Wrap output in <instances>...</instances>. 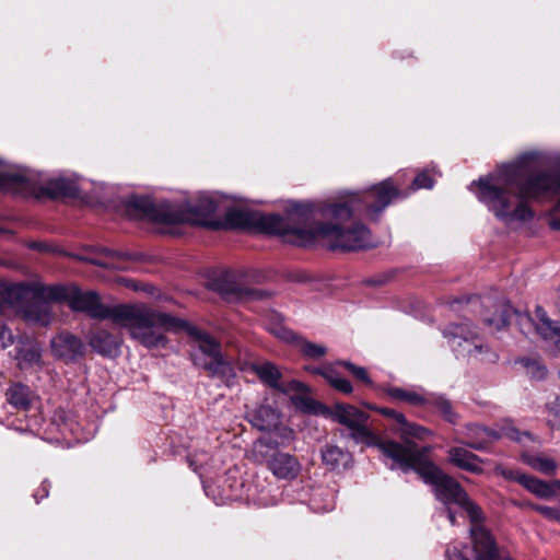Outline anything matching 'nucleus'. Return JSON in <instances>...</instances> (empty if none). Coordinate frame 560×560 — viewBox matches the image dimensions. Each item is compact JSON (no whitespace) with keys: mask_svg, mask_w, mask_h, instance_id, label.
Wrapping results in <instances>:
<instances>
[{"mask_svg":"<svg viewBox=\"0 0 560 560\" xmlns=\"http://www.w3.org/2000/svg\"><path fill=\"white\" fill-rule=\"evenodd\" d=\"M535 152H527L520 155L518 160L501 166L498 175L481 176L468 186L469 190L476 194L477 199L483 203L493 215L505 224L513 222H526L534 217L533 210L527 205V199L538 198L549 194L560 196L557 185L551 184L550 189L539 194L532 195L527 192L529 183L536 177H529L520 186V191L515 195L512 190V184L516 177L532 171V162L536 159ZM560 200L557 202L549 220V226L555 231H560Z\"/></svg>","mask_w":560,"mask_h":560,"instance_id":"nucleus-1","label":"nucleus"},{"mask_svg":"<svg viewBox=\"0 0 560 560\" xmlns=\"http://www.w3.org/2000/svg\"><path fill=\"white\" fill-rule=\"evenodd\" d=\"M314 215V203L294 202L287 210V217L265 214L259 211L230 208L223 220L225 229L250 230L266 234L295 235L304 237L308 234L310 220Z\"/></svg>","mask_w":560,"mask_h":560,"instance_id":"nucleus-2","label":"nucleus"},{"mask_svg":"<svg viewBox=\"0 0 560 560\" xmlns=\"http://www.w3.org/2000/svg\"><path fill=\"white\" fill-rule=\"evenodd\" d=\"M113 323L127 329L130 338L147 349L165 348L166 332L180 331L186 326V320L142 303L119 304Z\"/></svg>","mask_w":560,"mask_h":560,"instance_id":"nucleus-3","label":"nucleus"},{"mask_svg":"<svg viewBox=\"0 0 560 560\" xmlns=\"http://www.w3.org/2000/svg\"><path fill=\"white\" fill-rule=\"evenodd\" d=\"M127 207L139 217L158 223L174 224L195 220L198 223L208 224V219L220 208V196L202 194L192 205L190 202H154L150 197L133 195L128 198Z\"/></svg>","mask_w":560,"mask_h":560,"instance_id":"nucleus-4","label":"nucleus"},{"mask_svg":"<svg viewBox=\"0 0 560 560\" xmlns=\"http://www.w3.org/2000/svg\"><path fill=\"white\" fill-rule=\"evenodd\" d=\"M0 190L24 198H58L75 197L79 186L74 179L63 176L45 178L40 173L0 160Z\"/></svg>","mask_w":560,"mask_h":560,"instance_id":"nucleus-5","label":"nucleus"},{"mask_svg":"<svg viewBox=\"0 0 560 560\" xmlns=\"http://www.w3.org/2000/svg\"><path fill=\"white\" fill-rule=\"evenodd\" d=\"M407 197L393 178H386L374 185L372 188L361 192H351L347 202L314 206V213L319 212L323 217L336 221H347L354 213H366L371 219L376 220L383 210L395 199Z\"/></svg>","mask_w":560,"mask_h":560,"instance_id":"nucleus-6","label":"nucleus"},{"mask_svg":"<svg viewBox=\"0 0 560 560\" xmlns=\"http://www.w3.org/2000/svg\"><path fill=\"white\" fill-rule=\"evenodd\" d=\"M418 475L432 488L435 498L443 503V512L446 513L452 525L456 524V512L453 510V506H457L467 513L472 523L471 526L481 525L483 513L480 506L470 500L458 481L443 472L432 462L419 466Z\"/></svg>","mask_w":560,"mask_h":560,"instance_id":"nucleus-7","label":"nucleus"},{"mask_svg":"<svg viewBox=\"0 0 560 560\" xmlns=\"http://www.w3.org/2000/svg\"><path fill=\"white\" fill-rule=\"evenodd\" d=\"M182 330L187 331L196 343V350L192 352L194 364L207 371L210 377L219 378L229 387L233 386L236 373L231 361L222 353L220 342L187 322Z\"/></svg>","mask_w":560,"mask_h":560,"instance_id":"nucleus-8","label":"nucleus"},{"mask_svg":"<svg viewBox=\"0 0 560 560\" xmlns=\"http://www.w3.org/2000/svg\"><path fill=\"white\" fill-rule=\"evenodd\" d=\"M493 307L495 313L492 316H483V323L489 328L500 330L508 326L512 313H515L511 304L505 301H498ZM537 322H535L529 314L517 313V324L521 331L528 336L535 331L546 341H552L557 349L560 351V327L557 322L548 317L547 312L541 306H536L535 310Z\"/></svg>","mask_w":560,"mask_h":560,"instance_id":"nucleus-9","label":"nucleus"},{"mask_svg":"<svg viewBox=\"0 0 560 560\" xmlns=\"http://www.w3.org/2000/svg\"><path fill=\"white\" fill-rule=\"evenodd\" d=\"M40 294L51 300L66 302L74 312H81L94 319H110L114 322L119 304H103L95 291H82L75 285L55 284L42 288Z\"/></svg>","mask_w":560,"mask_h":560,"instance_id":"nucleus-10","label":"nucleus"},{"mask_svg":"<svg viewBox=\"0 0 560 560\" xmlns=\"http://www.w3.org/2000/svg\"><path fill=\"white\" fill-rule=\"evenodd\" d=\"M254 454L258 462L279 480H294L302 471V464L293 454L278 450V441L271 436L259 438L254 443Z\"/></svg>","mask_w":560,"mask_h":560,"instance_id":"nucleus-11","label":"nucleus"},{"mask_svg":"<svg viewBox=\"0 0 560 560\" xmlns=\"http://www.w3.org/2000/svg\"><path fill=\"white\" fill-rule=\"evenodd\" d=\"M326 415L335 422L343 425L348 433L341 432L357 444L373 447L378 443V435L369 427V413L353 405L338 402L330 409H325Z\"/></svg>","mask_w":560,"mask_h":560,"instance_id":"nucleus-12","label":"nucleus"},{"mask_svg":"<svg viewBox=\"0 0 560 560\" xmlns=\"http://www.w3.org/2000/svg\"><path fill=\"white\" fill-rule=\"evenodd\" d=\"M93 434V429L79 422L72 411L59 408L45 428L44 440L70 447L75 443L88 442Z\"/></svg>","mask_w":560,"mask_h":560,"instance_id":"nucleus-13","label":"nucleus"},{"mask_svg":"<svg viewBox=\"0 0 560 560\" xmlns=\"http://www.w3.org/2000/svg\"><path fill=\"white\" fill-rule=\"evenodd\" d=\"M314 232L329 240L330 249L359 250L375 246L371 231L361 223L348 230L341 229L338 224H318Z\"/></svg>","mask_w":560,"mask_h":560,"instance_id":"nucleus-14","label":"nucleus"},{"mask_svg":"<svg viewBox=\"0 0 560 560\" xmlns=\"http://www.w3.org/2000/svg\"><path fill=\"white\" fill-rule=\"evenodd\" d=\"M373 447L381 451L383 462L392 470L399 469L404 472L413 470L418 474L419 466L430 463L422 457L417 445L410 441L404 443L382 441L378 436V443Z\"/></svg>","mask_w":560,"mask_h":560,"instance_id":"nucleus-15","label":"nucleus"},{"mask_svg":"<svg viewBox=\"0 0 560 560\" xmlns=\"http://www.w3.org/2000/svg\"><path fill=\"white\" fill-rule=\"evenodd\" d=\"M465 435L467 438L465 445L476 451L488 450L494 441H498L503 436L517 443L535 441V438L529 432H521L516 429L511 420H504L500 431L480 424L470 423L466 425Z\"/></svg>","mask_w":560,"mask_h":560,"instance_id":"nucleus-16","label":"nucleus"},{"mask_svg":"<svg viewBox=\"0 0 560 560\" xmlns=\"http://www.w3.org/2000/svg\"><path fill=\"white\" fill-rule=\"evenodd\" d=\"M444 338L457 357L475 355L482 351L483 345L477 343V334L470 323L451 324L442 331Z\"/></svg>","mask_w":560,"mask_h":560,"instance_id":"nucleus-17","label":"nucleus"},{"mask_svg":"<svg viewBox=\"0 0 560 560\" xmlns=\"http://www.w3.org/2000/svg\"><path fill=\"white\" fill-rule=\"evenodd\" d=\"M50 285L43 284H30V291L27 298H32V301L27 303L22 311L23 318L31 324H38L47 326L52 319L51 302H60V300H51L40 294L42 288H49Z\"/></svg>","mask_w":560,"mask_h":560,"instance_id":"nucleus-18","label":"nucleus"},{"mask_svg":"<svg viewBox=\"0 0 560 560\" xmlns=\"http://www.w3.org/2000/svg\"><path fill=\"white\" fill-rule=\"evenodd\" d=\"M54 355L67 362H73L83 357L85 346L80 338L69 332H60L50 341Z\"/></svg>","mask_w":560,"mask_h":560,"instance_id":"nucleus-19","label":"nucleus"},{"mask_svg":"<svg viewBox=\"0 0 560 560\" xmlns=\"http://www.w3.org/2000/svg\"><path fill=\"white\" fill-rule=\"evenodd\" d=\"M243 487L242 480L226 477L222 486H206L205 491L212 495L217 505H223L243 499Z\"/></svg>","mask_w":560,"mask_h":560,"instance_id":"nucleus-20","label":"nucleus"},{"mask_svg":"<svg viewBox=\"0 0 560 560\" xmlns=\"http://www.w3.org/2000/svg\"><path fill=\"white\" fill-rule=\"evenodd\" d=\"M323 465L331 471H342L353 465L352 454L336 444H327L320 451Z\"/></svg>","mask_w":560,"mask_h":560,"instance_id":"nucleus-21","label":"nucleus"},{"mask_svg":"<svg viewBox=\"0 0 560 560\" xmlns=\"http://www.w3.org/2000/svg\"><path fill=\"white\" fill-rule=\"evenodd\" d=\"M121 338L106 330L93 332L89 339V345L98 354L107 358H116L120 354Z\"/></svg>","mask_w":560,"mask_h":560,"instance_id":"nucleus-22","label":"nucleus"},{"mask_svg":"<svg viewBox=\"0 0 560 560\" xmlns=\"http://www.w3.org/2000/svg\"><path fill=\"white\" fill-rule=\"evenodd\" d=\"M280 412L269 405H260L247 412V419L259 431H271L280 420Z\"/></svg>","mask_w":560,"mask_h":560,"instance_id":"nucleus-23","label":"nucleus"},{"mask_svg":"<svg viewBox=\"0 0 560 560\" xmlns=\"http://www.w3.org/2000/svg\"><path fill=\"white\" fill-rule=\"evenodd\" d=\"M28 283L7 284L0 282V313L9 307H18L26 299L30 291Z\"/></svg>","mask_w":560,"mask_h":560,"instance_id":"nucleus-24","label":"nucleus"},{"mask_svg":"<svg viewBox=\"0 0 560 560\" xmlns=\"http://www.w3.org/2000/svg\"><path fill=\"white\" fill-rule=\"evenodd\" d=\"M448 459L459 469L472 474H481L483 471L481 466L482 459L465 447H451L448 450Z\"/></svg>","mask_w":560,"mask_h":560,"instance_id":"nucleus-25","label":"nucleus"},{"mask_svg":"<svg viewBox=\"0 0 560 560\" xmlns=\"http://www.w3.org/2000/svg\"><path fill=\"white\" fill-rule=\"evenodd\" d=\"M279 390L284 394L294 393V394L300 395L301 396L299 399L300 406L304 411H306L308 413L316 415L319 412H324V410H325V406L323 404H320L307 396L308 387L300 381L292 380V381L288 382L284 386L281 385V389H279Z\"/></svg>","mask_w":560,"mask_h":560,"instance_id":"nucleus-26","label":"nucleus"},{"mask_svg":"<svg viewBox=\"0 0 560 560\" xmlns=\"http://www.w3.org/2000/svg\"><path fill=\"white\" fill-rule=\"evenodd\" d=\"M515 480L539 499H551L555 497L552 481H544L535 476L526 474L517 475Z\"/></svg>","mask_w":560,"mask_h":560,"instance_id":"nucleus-27","label":"nucleus"},{"mask_svg":"<svg viewBox=\"0 0 560 560\" xmlns=\"http://www.w3.org/2000/svg\"><path fill=\"white\" fill-rule=\"evenodd\" d=\"M521 459L524 464L529 466L532 469L546 475V476H555L558 470V464L552 458L542 453L532 454L524 452L521 455Z\"/></svg>","mask_w":560,"mask_h":560,"instance_id":"nucleus-28","label":"nucleus"},{"mask_svg":"<svg viewBox=\"0 0 560 560\" xmlns=\"http://www.w3.org/2000/svg\"><path fill=\"white\" fill-rule=\"evenodd\" d=\"M424 407H433L441 413L443 419L451 424H456L459 420V416L453 409V405L450 399L444 395L436 393H428L427 402Z\"/></svg>","mask_w":560,"mask_h":560,"instance_id":"nucleus-29","label":"nucleus"},{"mask_svg":"<svg viewBox=\"0 0 560 560\" xmlns=\"http://www.w3.org/2000/svg\"><path fill=\"white\" fill-rule=\"evenodd\" d=\"M16 360L21 370L35 369L40 370L43 365L42 349L33 343L18 349Z\"/></svg>","mask_w":560,"mask_h":560,"instance_id":"nucleus-30","label":"nucleus"},{"mask_svg":"<svg viewBox=\"0 0 560 560\" xmlns=\"http://www.w3.org/2000/svg\"><path fill=\"white\" fill-rule=\"evenodd\" d=\"M250 369L256 373L259 380L273 389H281V372L278 366L269 361L262 363H253Z\"/></svg>","mask_w":560,"mask_h":560,"instance_id":"nucleus-31","label":"nucleus"},{"mask_svg":"<svg viewBox=\"0 0 560 560\" xmlns=\"http://www.w3.org/2000/svg\"><path fill=\"white\" fill-rule=\"evenodd\" d=\"M385 393L394 400L405 401L416 407H424L428 397V393L400 387H388Z\"/></svg>","mask_w":560,"mask_h":560,"instance_id":"nucleus-32","label":"nucleus"},{"mask_svg":"<svg viewBox=\"0 0 560 560\" xmlns=\"http://www.w3.org/2000/svg\"><path fill=\"white\" fill-rule=\"evenodd\" d=\"M8 402L14 408L26 410L31 406L32 392L28 386L15 383L12 384L7 393Z\"/></svg>","mask_w":560,"mask_h":560,"instance_id":"nucleus-33","label":"nucleus"},{"mask_svg":"<svg viewBox=\"0 0 560 560\" xmlns=\"http://www.w3.org/2000/svg\"><path fill=\"white\" fill-rule=\"evenodd\" d=\"M557 185V190L560 192V174H540L536 175V177L529 183L527 187V192L532 195H539L548 189H550V185ZM560 206V202H559Z\"/></svg>","mask_w":560,"mask_h":560,"instance_id":"nucleus-34","label":"nucleus"},{"mask_svg":"<svg viewBox=\"0 0 560 560\" xmlns=\"http://www.w3.org/2000/svg\"><path fill=\"white\" fill-rule=\"evenodd\" d=\"M335 495L330 490H318L311 499V509L317 513H325L334 510Z\"/></svg>","mask_w":560,"mask_h":560,"instance_id":"nucleus-35","label":"nucleus"},{"mask_svg":"<svg viewBox=\"0 0 560 560\" xmlns=\"http://www.w3.org/2000/svg\"><path fill=\"white\" fill-rule=\"evenodd\" d=\"M433 175L441 176V174L438 171H435L434 168H432L431 171L423 170V171L419 172L415 176L410 187L408 188V191L406 192L407 196L410 192L417 191L419 189H431L434 186Z\"/></svg>","mask_w":560,"mask_h":560,"instance_id":"nucleus-36","label":"nucleus"},{"mask_svg":"<svg viewBox=\"0 0 560 560\" xmlns=\"http://www.w3.org/2000/svg\"><path fill=\"white\" fill-rule=\"evenodd\" d=\"M398 431L405 441H409L408 438L424 439L427 435H431V431L422 425L411 423L406 419V423H402Z\"/></svg>","mask_w":560,"mask_h":560,"instance_id":"nucleus-37","label":"nucleus"},{"mask_svg":"<svg viewBox=\"0 0 560 560\" xmlns=\"http://www.w3.org/2000/svg\"><path fill=\"white\" fill-rule=\"evenodd\" d=\"M271 433V438L276 441H278V448L280 446H287L295 439V433L293 429L282 425L280 421L278 424L275 425V428L269 431Z\"/></svg>","mask_w":560,"mask_h":560,"instance_id":"nucleus-38","label":"nucleus"},{"mask_svg":"<svg viewBox=\"0 0 560 560\" xmlns=\"http://www.w3.org/2000/svg\"><path fill=\"white\" fill-rule=\"evenodd\" d=\"M547 422L553 430H560V397L546 405Z\"/></svg>","mask_w":560,"mask_h":560,"instance_id":"nucleus-39","label":"nucleus"},{"mask_svg":"<svg viewBox=\"0 0 560 560\" xmlns=\"http://www.w3.org/2000/svg\"><path fill=\"white\" fill-rule=\"evenodd\" d=\"M525 506L540 513L546 520L560 523V505L547 506L535 503H524Z\"/></svg>","mask_w":560,"mask_h":560,"instance_id":"nucleus-40","label":"nucleus"},{"mask_svg":"<svg viewBox=\"0 0 560 560\" xmlns=\"http://www.w3.org/2000/svg\"><path fill=\"white\" fill-rule=\"evenodd\" d=\"M336 364L345 366L355 378L360 380L364 384H366L369 386L373 385V382H372L371 377L369 376L365 368L358 366V365L353 364L352 362L346 361V360L338 361Z\"/></svg>","mask_w":560,"mask_h":560,"instance_id":"nucleus-41","label":"nucleus"},{"mask_svg":"<svg viewBox=\"0 0 560 560\" xmlns=\"http://www.w3.org/2000/svg\"><path fill=\"white\" fill-rule=\"evenodd\" d=\"M301 351L303 355L308 359H318L325 355L326 348L322 345L313 343L310 341H303L301 343Z\"/></svg>","mask_w":560,"mask_h":560,"instance_id":"nucleus-42","label":"nucleus"},{"mask_svg":"<svg viewBox=\"0 0 560 560\" xmlns=\"http://www.w3.org/2000/svg\"><path fill=\"white\" fill-rule=\"evenodd\" d=\"M268 330L282 341L294 342L296 340L295 334L292 330L284 327L282 324L269 326Z\"/></svg>","mask_w":560,"mask_h":560,"instance_id":"nucleus-43","label":"nucleus"},{"mask_svg":"<svg viewBox=\"0 0 560 560\" xmlns=\"http://www.w3.org/2000/svg\"><path fill=\"white\" fill-rule=\"evenodd\" d=\"M369 408L377 411L378 413H381L387 418L394 419L399 424V427L402 423H406L405 415L395 409L386 408V407H373V406H369Z\"/></svg>","mask_w":560,"mask_h":560,"instance_id":"nucleus-44","label":"nucleus"},{"mask_svg":"<svg viewBox=\"0 0 560 560\" xmlns=\"http://www.w3.org/2000/svg\"><path fill=\"white\" fill-rule=\"evenodd\" d=\"M97 252L112 260H130L133 258L132 254L128 252H118L108 247H100Z\"/></svg>","mask_w":560,"mask_h":560,"instance_id":"nucleus-45","label":"nucleus"},{"mask_svg":"<svg viewBox=\"0 0 560 560\" xmlns=\"http://www.w3.org/2000/svg\"><path fill=\"white\" fill-rule=\"evenodd\" d=\"M522 363L524 364L525 368H527L530 371L533 377L538 380L545 377L547 373L546 368L539 365L538 362H536L535 360L523 359Z\"/></svg>","mask_w":560,"mask_h":560,"instance_id":"nucleus-46","label":"nucleus"},{"mask_svg":"<svg viewBox=\"0 0 560 560\" xmlns=\"http://www.w3.org/2000/svg\"><path fill=\"white\" fill-rule=\"evenodd\" d=\"M464 549L466 547L459 545L448 546L445 556L447 560H469V558L464 553Z\"/></svg>","mask_w":560,"mask_h":560,"instance_id":"nucleus-47","label":"nucleus"},{"mask_svg":"<svg viewBox=\"0 0 560 560\" xmlns=\"http://www.w3.org/2000/svg\"><path fill=\"white\" fill-rule=\"evenodd\" d=\"M13 335L5 324L0 320V348L4 349L13 343Z\"/></svg>","mask_w":560,"mask_h":560,"instance_id":"nucleus-48","label":"nucleus"},{"mask_svg":"<svg viewBox=\"0 0 560 560\" xmlns=\"http://www.w3.org/2000/svg\"><path fill=\"white\" fill-rule=\"evenodd\" d=\"M331 387L342 394H351L353 390L352 384L341 375L335 381Z\"/></svg>","mask_w":560,"mask_h":560,"instance_id":"nucleus-49","label":"nucleus"},{"mask_svg":"<svg viewBox=\"0 0 560 560\" xmlns=\"http://www.w3.org/2000/svg\"><path fill=\"white\" fill-rule=\"evenodd\" d=\"M322 376L327 381V383L330 386H332L335 381L340 377V374L332 365H327V366H324Z\"/></svg>","mask_w":560,"mask_h":560,"instance_id":"nucleus-50","label":"nucleus"},{"mask_svg":"<svg viewBox=\"0 0 560 560\" xmlns=\"http://www.w3.org/2000/svg\"><path fill=\"white\" fill-rule=\"evenodd\" d=\"M50 489V482L49 480L45 479L37 491L34 492L33 498L35 499L36 503H39L43 499L47 498L49 494Z\"/></svg>","mask_w":560,"mask_h":560,"instance_id":"nucleus-51","label":"nucleus"},{"mask_svg":"<svg viewBox=\"0 0 560 560\" xmlns=\"http://www.w3.org/2000/svg\"><path fill=\"white\" fill-rule=\"evenodd\" d=\"M219 291L225 299L238 298L241 295V292L231 285L220 287Z\"/></svg>","mask_w":560,"mask_h":560,"instance_id":"nucleus-52","label":"nucleus"},{"mask_svg":"<svg viewBox=\"0 0 560 560\" xmlns=\"http://www.w3.org/2000/svg\"><path fill=\"white\" fill-rule=\"evenodd\" d=\"M82 259L85 261L92 262L96 266L104 267V268H112V269L118 268V266L114 261H103V260H98V259H89V258H82Z\"/></svg>","mask_w":560,"mask_h":560,"instance_id":"nucleus-53","label":"nucleus"},{"mask_svg":"<svg viewBox=\"0 0 560 560\" xmlns=\"http://www.w3.org/2000/svg\"><path fill=\"white\" fill-rule=\"evenodd\" d=\"M30 247L33 249L42 250V252L48 250L47 245L44 243H39V242H34V243L30 244Z\"/></svg>","mask_w":560,"mask_h":560,"instance_id":"nucleus-54","label":"nucleus"},{"mask_svg":"<svg viewBox=\"0 0 560 560\" xmlns=\"http://www.w3.org/2000/svg\"><path fill=\"white\" fill-rule=\"evenodd\" d=\"M307 371H310L313 374L322 375V372L324 371V368H307Z\"/></svg>","mask_w":560,"mask_h":560,"instance_id":"nucleus-55","label":"nucleus"},{"mask_svg":"<svg viewBox=\"0 0 560 560\" xmlns=\"http://www.w3.org/2000/svg\"><path fill=\"white\" fill-rule=\"evenodd\" d=\"M552 487H553V491H560V480L557 479V480H552Z\"/></svg>","mask_w":560,"mask_h":560,"instance_id":"nucleus-56","label":"nucleus"},{"mask_svg":"<svg viewBox=\"0 0 560 560\" xmlns=\"http://www.w3.org/2000/svg\"><path fill=\"white\" fill-rule=\"evenodd\" d=\"M189 465H190V467L192 468L194 471H198V467H197V465L195 464L194 460H189Z\"/></svg>","mask_w":560,"mask_h":560,"instance_id":"nucleus-57","label":"nucleus"}]
</instances>
